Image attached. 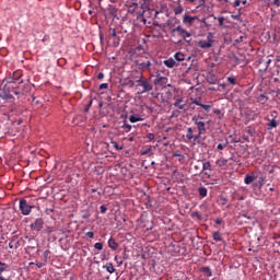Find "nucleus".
<instances>
[{
    "mask_svg": "<svg viewBox=\"0 0 280 280\" xmlns=\"http://www.w3.org/2000/svg\"><path fill=\"white\" fill-rule=\"evenodd\" d=\"M198 47H200V49H211V47H213V34L209 33L207 36V40H199Z\"/></svg>",
    "mask_w": 280,
    "mask_h": 280,
    "instance_id": "1",
    "label": "nucleus"
},
{
    "mask_svg": "<svg viewBox=\"0 0 280 280\" xmlns=\"http://www.w3.org/2000/svg\"><path fill=\"white\" fill-rule=\"evenodd\" d=\"M173 34H177V36H182L183 40H186V43H189V40H187V38H191V33H189L187 30L183 28V26H180V25L173 28Z\"/></svg>",
    "mask_w": 280,
    "mask_h": 280,
    "instance_id": "2",
    "label": "nucleus"
},
{
    "mask_svg": "<svg viewBox=\"0 0 280 280\" xmlns=\"http://www.w3.org/2000/svg\"><path fill=\"white\" fill-rule=\"evenodd\" d=\"M33 208L34 207L27 205V200L25 199L20 200V210L22 212V215H30V213H32Z\"/></svg>",
    "mask_w": 280,
    "mask_h": 280,
    "instance_id": "3",
    "label": "nucleus"
},
{
    "mask_svg": "<svg viewBox=\"0 0 280 280\" xmlns=\"http://www.w3.org/2000/svg\"><path fill=\"white\" fill-rule=\"evenodd\" d=\"M45 224V221L39 218L36 219L34 223L31 224V229H33V231H43V225Z\"/></svg>",
    "mask_w": 280,
    "mask_h": 280,
    "instance_id": "4",
    "label": "nucleus"
},
{
    "mask_svg": "<svg viewBox=\"0 0 280 280\" xmlns=\"http://www.w3.org/2000/svg\"><path fill=\"white\" fill-rule=\"evenodd\" d=\"M129 3L130 4H129L128 12H130V14H135V12L139 10V3H141V0H131Z\"/></svg>",
    "mask_w": 280,
    "mask_h": 280,
    "instance_id": "5",
    "label": "nucleus"
},
{
    "mask_svg": "<svg viewBox=\"0 0 280 280\" xmlns=\"http://www.w3.org/2000/svg\"><path fill=\"white\" fill-rule=\"evenodd\" d=\"M1 100H12V95L10 94V90L5 85L2 90H0Z\"/></svg>",
    "mask_w": 280,
    "mask_h": 280,
    "instance_id": "6",
    "label": "nucleus"
},
{
    "mask_svg": "<svg viewBox=\"0 0 280 280\" xmlns=\"http://www.w3.org/2000/svg\"><path fill=\"white\" fill-rule=\"evenodd\" d=\"M148 56H149L148 54L142 55V59L145 58V61L142 60L141 69H147V71H150V67H152V63L148 59Z\"/></svg>",
    "mask_w": 280,
    "mask_h": 280,
    "instance_id": "7",
    "label": "nucleus"
},
{
    "mask_svg": "<svg viewBox=\"0 0 280 280\" xmlns=\"http://www.w3.org/2000/svg\"><path fill=\"white\" fill-rule=\"evenodd\" d=\"M195 124L198 128L199 136L205 135V132H207V128L205 127L206 126L205 121H196Z\"/></svg>",
    "mask_w": 280,
    "mask_h": 280,
    "instance_id": "8",
    "label": "nucleus"
},
{
    "mask_svg": "<svg viewBox=\"0 0 280 280\" xmlns=\"http://www.w3.org/2000/svg\"><path fill=\"white\" fill-rule=\"evenodd\" d=\"M196 19L198 18L185 14L183 18V23H187L188 25H194V21H196Z\"/></svg>",
    "mask_w": 280,
    "mask_h": 280,
    "instance_id": "9",
    "label": "nucleus"
},
{
    "mask_svg": "<svg viewBox=\"0 0 280 280\" xmlns=\"http://www.w3.org/2000/svg\"><path fill=\"white\" fill-rule=\"evenodd\" d=\"M108 246L112 248V250H117V248H119V244L113 237L108 240Z\"/></svg>",
    "mask_w": 280,
    "mask_h": 280,
    "instance_id": "10",
    "label": "nucleus"
},
{
    "mask_svg": "<svg viewBox=\"0 0 280 280\" xmlns=\"http://www.w3.org/2000/svg\"><path fill=\"white\" fill-rule=\"evenodd\" d=\"M173 106H175V108H179V110L185 109V103L183 104V97L176 98Z\"/></svg>",
    "mask_w": 280,
    "mask_h": 280,
    "instance_id": "11",
    "label": "nucleus"
},
{
    "mask_svg": "<svg viewBox=\"0 0 280 280\" xmlns=\"http://www.w3.org/2000/svg\"><path fill=\"white\" fill-rule=\"evenodd\" d=\"M19 246H21V242H19V240H16L14 237L9 243V248H11V249H16V248H19Z\"/></svg>",
    "mask_w": 280,
    "mask_h": 280,
    "instance_id": "12",
    "label": "nucleus"
},
{
    "mask_svg": "<svg viewBox=\"0 0 280 280\" xmlns=\"http://www.w3.org/2000/svg\"><path fill=\"white\" fill-rule=\"evenodd\" d=\"M164 65L168 69H174V67H176V61L174 59L170 58V59L164 60Z\"/></svg>",
    "mask_w": 280,
    "mask_h": 280,
    "instance_id": "13",
    "label": "nucleus"
},
{
    "mask_svg": "<svg viewBox=\"0 0 280 280\" xmlns=\"http://www.w3.org/2000/svg\"><path fill=\"white\" fill-rule=\"evenodd\" d=\"M141 86H142V93H145V91H152V85L148 81H141Z\"/></svg>",
    "mask_w": 280,
    "mask_h": 280,
    "instance_id": "14",
    "label": "nucleus"
},
{
    "mask_svg": "<svg viewBox=\"0 0 280 280\" xmlns=\"http://www.w3.org/2000/svg\"><path fill=\"white\" fill-rule=\"evenodd\" d=\"M103 268L107 270L109 275H113V272H115V266H113L112 262H107L103 266Z\"/></svg>",
    "mask_w": 280,
    "mask_h": 280,
    "instance_id": "15",
    "label": "nucleus"
},
{
    "mask_svg": "<svg viewBox=\"0 0 280 280\" xmlns=\"http://www.w3.org/2000/svg\"><path fill=\"white\" fill-rule=\"evenodd\" d=\"M256 178H257V176H255V175H246L244 183H245V185H250V183H253Z\"/></svg>",
    "mask_w": 280,
    "mask_h": 280,
    "instance_id": "16",
    "label": "nucleus"
},
{
    "mask_svg": "<svg viewBox=\"0 0 280 280\" xmlns=\"http://www.w3.org/2000/svg\"><path fill=\"white\" fill-rule=\"evenodd\" d=\"M137 51H141V46H137V48L131 55V60H133V62H139V59H137Z\"/></svg>",
    "mask_w": 280,
    "mask_h": 280,
    "instance_id": "17",
    "label": "nucleus"
},
{
    "mask_svg": "<svg viewBox=\"0 0 280 280\" xmlns=\"http://www.w3.org/2000/svg\"><path fill=\"white\" fill-rule=\"evenodd\" d=\"M174 58L177 60V62H183V60H185V55L183 52H176Z\"/></svg>",
    "mask_w": 280,
    "mask_h": 280,
    "instance_id": "18",
    "label": "nucleus"
},
{
    "mask_svg": "<svg viewBox=\"0 0 280 280\" xmlns=\"http://www.w3.org/2000/svg\"><path fill=\"white\" fill-rule=\"evenodd\" d=\"M201 272H203L206 275V277H212V275H213L211 272V268H209V267H202Z\"/></svg>",
    "mask_w": 280,
    "mask_h": 280,
    "instance_id": "19",
    "label": "nucleus"
},
{
    "mask_svg": "<svg viewBox=\"0 0 280 280\" xmlns=\"http://www.w3.org/2000/svg\"><path fill=\"white\" fill-rule=\"evenodd\" d=\"M186 139H187L188 141H191V139H194V129H191V127H189V128L187 129Z\"/></svg>",
    "mask_w": 280,
    "mask_h": 280,
    "instance_id": "20",
    "label": "nucleus"
},
{
    "mask_svg": "<svg viewBox=\"0 0 280 280\" xmlns=\"http://www.w3.org/2000/svg\"><path fill=\"white\" fill-rule=\"evenodd\" d=\"M209 171V172H211V162H203L202 163V171L205 172V171Z\"/></svg>",
    "mask_w": 280,
    "mask_h": 280,
    "instance_id": "21",
    "label": "nucleus"
},
{
    "mask_svg": "<svg viewBox=\"0 0 280 280\" xmlns=\"http://www.w3.org/2000/svg\"><path fill=\"white\" fill-rule=\"evenodd\" d=\"M213 240L214 242H222V235L220 234V232L213 233Z\"/></svg>",
    "mask_w": 280,
    "mask_h": 280,
    "instance_id": "22",
    "label": "nucleus"
},
{
    "mask_svg": "<svg viewBox=\"0 0 280 280\" xmlns=\"http://www.w3.org/2000/svg\"><path fill=\"white\" fill-rule=\"evenodd\" d=\"M198 191H199V196H201V198H206V196H207V188L200 187L198 189Z\"/></svg>",
    "mask_w": 280,
    "mask_h": 280,
    "instance_id": "23",
    "label": "nucleus"
},
{
    "mask_svg": "<svg viewBox=\"0 0 280 280\" xmlns=\"http://www.w3.org/2000/svg\"><path fill=\"white\" fill-rule=\"evenodd\" d=\"M277 126H278V124H277V120H275V119H271V120L269 121V124H268L269 129H270V128H277Z\"/></svg>",
    "mask_w": 280,
    "mask_h": 280,
    "instance_id": "24",
    "label": "nucleus"
},
{
    "mask_svg": "<svg viewBox=\"0 0 280 280\" xmlns=\"http://www.w3.org/2000/svg\"><path fill=\"white\" fill-rule=\"evenodd\" d=\"M129 121H131V124H137V121H141V118L136 117V116H130Z\"/></svg>",
    "mask_w": 280,
    "mask_h": 280,
    "instance_id": "25",
    "label": "nucleus"
},
{
    "mask_svg": "<svg viewBox=\"0 0 280 280\" xmlns=\"http://www.w3.org/2000/svg\"><path fill=\"white\" fill-rule=\"evenodd\" d=\"M144 139H148V141H154V133L152 132L147 133Z\"/></svg>",
    "mask_w": 280,
    "mask_h": 280,
    "instance_id": "26",
    "label": "nucleus"
},
{
    "mask_svg": "<svg viewBox=\"0 0 280 280\" xmlns=\"http://www.w3.org/2000/svg\"><path fill=\"white\" fill-rule=\"evenodd\" d=\"M109 36H110V38H117V31H115V28H110Z\"/></svg>",
    "mask_w": 280,
    "mask_h": 280,
    "instance_id": "27",
    "label": "nucleus"
},
{
    "mask_svg": "<svg viewBox=\"0 0 280 280\" xmlns=\"http://www.w3.org/2000/svg\"><path fill=\"white\" fill-rule=\"evenodd\" d=\"M228 145H229V141H225V142H223V143H219L218 147H217V149H218V150H222L223 148H226Z\"/></svg>",
    "mask_w": 280,
    "mask_h": 280,
    "instance_id": "28",
    "label": "nucleus"
},
{
    "mask_svg": "<svg viewBox=\"0 0 280 280\" xmlns=\"http://www.w3.org/2000/svg\"><path fill=\"white\" fill-rule=\"evenodd\" d=\"M112 145L115 148V150H124V147H119V144L116 141H112Z\"/></svg>",
    "mask_w": 280,
    "mask_h": 280,
    "instance_id": "29",
    "label": "nucleus"
},
{
    "mask_svg": "<svg viewBox=\"0 0 280 280\" xmlns=\"http://www.w3.org/2000/svg\"><path fill=\"white\" fill-rule=\"evenodd\" d=\"M158 84H167V78L161 77V78L158 80Z\"/></svg>",
    "mask_w": 280,
    "mask_h": 280,
    "instance_id": "30",
    "label": "nucleus"
},
{
    "mask_svg": "<svg viewBox=\"0 0 280 280\" xmlns=\"http://www.w3.org/2000/svg\"><path fill=\"white\" fill-rule=\"evenodd\" d=\"M115 261L116 264H118V266H121V264H124V259L119 256H115Z\"/></svg>",
    "mask_w": 280,
    "mask_h": 280,
    "instance_id": "31",
    "label": "nucleus"
},
{
    "mask_svg": "<svg viewBox=\"0 0 280 280\" xmlns=\"http://www.w3.org/2000/svg\"><path fill=\"white\" fill-rule=\"evenodd\" d=\"M264 183H266V177L260 176V177L258 178V184H259V186H260V187H264Z\"/></svg>",
    "mask_w": 280,
    "mask_h": 280,
    "instance_id": "32",
    "label": "nucleus"
},
{
    "mask_svg": "<svg viewBox=\"0 0 280 280\" xmlns=\"http://www.w3.org/2000/svg\"><path fill=\"white\" fill-rule=\"evenodd\" d=\"M94 248H96V250H102L104 248V245L102 243H95Z\"/></svg>",
    "mask_w": 280,
    "mask_h": 280,
    "instance_id": "33",
    "label": "nucleus"
},
{
    "mask_svg": "<svg viewBox=\"0 0 280 280\" xmlns=\"http://www.w3.org/2000/svg\"><path fill=\"white\" fill-rule=\"evenodd\" d=\"M174 13L175 14H183V8L180 5H178L177 8H175Z\"/></svg>",
    "mask_w": 280,
    "mask_h": 280,
    "instance_id": "34",
    "label": "nucleus"
},
{
    "mask_svg": "<svg viewBox=\"0 0 280 280\" xmlns=\"http://www.w3.org/2000/svg\"><path fill=\"white\" fill-rule=\"evenodd\" d=\"M92 104H93V101H90V103H89V104L85 106V108H84V112H85V113H89V110H91Z\"/></svg>",
    "mask_w": 280,
    "mask_h": 280,
    "instance_id": "35",
    "label": "nucleus"
},
{
    "mask_svg": "<svg viewBox=\"0 0 280 280\" xmlns=\"http://www.w3.org/2000/svg\"><path fill=\"white\" fill-rule=\"evenodd\" d=\"M201 108H205L207 113H209V110H211V105L201 104Z\"/></svg>",
    "mask_w": 280,
    "mask_h": 280,
    "instance_id": "36",
    "label": "nucleus"
},
{
    "mask_svg": "<svg viewBox=\"0 0 280 280\" xmlns=\"http://www.w3.org/2000/svg\"><path fill=\"white\" fill-rule=\"evenodd\" d=\"M104 89H108V83H102L100 85V91H104Z\"/></svg>",
    "mask_w": 280,
    "mask_h": 280,
    "instance_id": "37",
    "label": "nucleus"
},
{
    "mask_svg": "<svg viewBox=\"0 0 280 280\" xmlns=\"http://www.w3.org/2000/svg\"><path fill=\"white\" fill-rule=\"evenodd\" d=\"M228 82H229L230 84L235 85V78H233V77L228 78Z\"/></svg>",
    "mask_w": 280,
    "mask_h": 280,
    "instance_id": "38",
    "label": "nucleus"
},
{
    "mask_svg": "<svg viewBox=\"0 0 280 280\" xmlns=\"http://www.w3.org/2000/svg\"><path fill=\"white\" fill-rule=\"evenodd\" d=\"M100 210H101V213H106V211H108V208H106V206H101Z\"/></svg>",
    "mask_w": 280,
    "mask_h": 280,
    "instance_id": "39",
    "label": "nucleus"
},
{
    "mask_svg": "<svg viewBox=\"0 0 280 280\" xmlns=\"http://www.w3.org/2000/svg\"><path fill=\"white\" fill-rule=\"evenodd\" d=\"M219 25H224V16L218 18Z\"/></svg>",
    "mask_w": 280,
    "mask_h": 280,
    "instance_id": "40",
    "label": "nucleus"
},
{
    "mask_svg": "<svg viewBox=\"0 0 280 280\" xmlns=\"http://www.w3.org/2000/svg\"><path fill=\"white\" fill-rule=\"evenodd\" d=\"M95 234L93 232H86V237H90V240H93Z\"/></svg>",
    "mask_w": 280,
    "mask_h": 280,
    "instance_id": "41",
    "label": "nucleus"
},
{
    "mask_svg": "<svg viewBox=\"0 0 280 280\" xmlns=\"http://www.w3.org/2000/svg\"><path fill=\"white\" fill-rule=\"evenodd\" d=\"M5 268H8V265H5V266H0V275H1L2 272H5Z\"/></svg>",
    "mask_w": 280,
    "mask_h": 280,
    "instance_id": "42",
    "label": "nucleus"
},
{
    "mask_svg": "<svg viewBox=\"0 0 280 280\" xmlns=\"http://www.w3.org/2000/svg\"><path fill=\"white\" fill-rule=\"evenodd\" d=\"M194 218H197V220H200V212H194L192 213Z\"/></svg>",
    "mask_w": 280,
    "mask_h": 280,
    "instance_id": "43",
    "label": "nucleus"
},
{
    "mask_svg": "<svg viewBox=\"0 0 280 280\" xmlns=\"http://www.w3.org/2000/svg\"><path fill=\"white\" fill-rule=\"evenodd\" d=\"M46 213H47V215H49V213H54V208H47Z\"/></svg>",
    "mask_w": 280,
    "mask_h": 280,
    "instance_id": "44",
    "label": "nucleus"
},
{
    "mask_svg": "<svg viewBox=\"0 0 280 280\" xmlns=\"http://www.w3.org/2000/svg\"><path fill=\"white\" fill-rule=\"evenodd\" d=\"M97 80H104V73L103 72H100L97 74Z\"/></svg>",
    "mask_w": 280,
    "mask_h": 280,
    "instance_id": "45",
    "label": "nucleus"
},
{
    "mask_svg": "<svg viewBox=\"0 0 280 280\" xmlns=\"http://www.w3.org/2000/svg\"><path fill=\"white\" fill-rule=\"evenodd\" d=\"M152 150V148H148V150L142 151L141 154H150V151Z\"/></svg>",
    "mask_w": 280,
    "mask_h": 280,
    "instance_id": "46",
    "label": "nucleus"
},
{
    "mask_svg": "<svg viewBox=\"0 0 280 280\" xmlns=\"http://www.w3.org/2000/svg\"><path fill=\"white\" fill-rule=\"evenodd\" d=\"M150 207H152V202L150 200H148V202H145V208L150 209Z\"/></svg>",
    "mask_w": 280,
    "mask_h": 280,
    "instance_id": "47",
    "label": "nucleus"
},
{
    "mask_svg": "<svg viewBox=\"0 0 280 280\" xmlns=\"http://www.w3.org/2000/svg\"><path fill=\"white\" fill-rule=\"evenodd\" d=\"M242 3V1H240V0H236L235 2H234V8H238V5Z\"/></svg>",
    "mask_w": 280,
    "mask_h": 280,
    "instance_id": "48",
    "label": "nucleus"
},
{
    "mask_svg": "<svg viewBox=\"0 0 280 280\" xmlns=\"http://www.w3.org/2000/svg\"><path fill=\"white\" fill-rule=\"evenodd\" d=\"M192 104H196V106H202V103L198 102L197 100H195Z\"/></svg>",
    "mask_w": 280,
    "mask_h": 280,
    "instance_id": "49",
    "label": "nucleus"
},
{
    "mask_svg": "<svg viewBox=\"0 0 280 280\" xmlns=\"http://www.w3.org/2000/svg\"><path fill=\"white\" fill-rule=\"evenodd\" d=\"M273 3H275V5H277L279 8V5H280V1L279 0H275Z\"/></svg>",
    "mask_w": 280,
    "mask_h": 280,
    "instance_id": "50",
    "label": "nucleus"
},
{
    "mask_svg": "<svg viewBox=\"0 0 280 280\" xmlns=\"http://www.w3.org/2000/svg\"><path fill=\"white\" fill-rule=\"evenodd\" d=\"M124 128H126V130H130L132 127L130 125H125Z\"/></svg>",
    "mask_w": 280,
    "mask_h": 280,
    "instance_id": "51",
    "label": "nucleus"
},
{
    "mask_svg": "<svg viewBox=\"0 0 280 280\" xmlns=\"http://www.w3.org/2000/svg\"><path fill=\"white\" fill-rule=\"evenodd\" d=\"M215 224H222V219H217Z\"/></svg>",
    "mask_w": 280,
    "mask_h": 280,
    "instance_id": "52",
    "label": "nucleus"
},
{
    "mask_svg": "<svg viewBox=\"0 0 280 280\" xmlns=\"http://www.w3.org/2000/svg\"><path fill=\"white\" fill-rule=\"evenodd\" d=\"M46 40H49V36H44V38H43V43H45Z\"/></svg>",
    "mask_w": 280,
    "mask_h": 280,
    "instance_id": "53",
    "label": "nucleus"
},
{
    "mask_svg": "<svg viewBox=\"0 0 280 280\" xmlns=\"http://www.w3.org/2000/svg\"><path fill=\"white\" fill-rule=\"evenodd\" d=\"M200 136H192L194 141H198Z\"/></svg>",
    "mask_w": 280,
    "mask_h": 280,
    "instance_id": "54",
    "label": "nucleus"
},
{
    "mask_svg": "<svg viewBox=\"0 0 280 280\" xmlns=\"http://www.w3.org/2000/svg\"><path fill=\"white\" fill-rule=\"evenodd\" d=\"M242 36L240 38L236 39V43H242Z\"/></svg>",
    "mask_w": 280,
    "mask_h": 280,
    "instance_id": "55",
    "label": "nucleus"
},
{
    "mask_svg": "<svg viewBox=\"0 0 280 280\" xmlns=\"http://www.w3.org/2000/svg\"><path fill=\"white\" fill-rule=\"evenodd\" d=\"M143 196H144L145 200H150L149 196H147L145 194H143Z\"/></svg>",
    "mask_w": 280,
    "mask_h": 280,
    "instance_id": "56",
    "label": "nucleus"
},
{
    "mask_svg": "<svg viewBox=\"0 0 280 280\" xmlns=\"http://www.w3.org/2000/svg\"><path fill=\"white\" fill-rule=\"evenodd\" d=\"M110 3H117L118 0H109Z\"/></svg>",
    "mask_w": 280,
    "mask_h": 280,
    "instance_id": "57",
    "label": "nucleus"
},
{
    "mask_svg": "<svg viewBox=\"0 0 280 280\" xmlns=\"http://www.w3.org/2000/svg\"><path fill=\"white\" fill-rule=\"evenodd\" d=\"M0 280H7L5 277L3 276H0Z\"/></svg>",
    "mask_w": 280,
    "mask_h": 280,
    "instance_id": "58",
    "label": "nucleus"
},
{
    "mask_svg": "<svg viewBox=\"0 0 280 280\" xmlns=\"http://www.w3.org/2000/svg\"><path fill=\"white\" fill-rule=\"evenodd\" d=\"M195 170H200V166L199 165H195Z\"/></svg>",
    "mask_w": 280,
    "mask_h": 280,
    "instance_id": "59",
    "label": "nucleus"
},
{
    "mask_svg": "<svg viewBox=\"0 0 280 280\" xmlns=\"http://www.w3.org/2000/svg\"><path fill=\"white\" fill-rule=\"evenodd\" d=\"M186 1H189V3H194V1H196V0H186Z\"/></svg>",
    "mask_w": 280,
    "mask_h": 280,
    "instance_id": "60",
    "label": "nucleus"
},
{
    "mask_svg": "<svg viewBox=\"0 0 280 280\" xmlns=\"http://www.w3.org/2000/svg\"><path fill=\"white\" fill-rule=\"evenodd\" d=\"M0 266H4L5 267V264L0 261Z\"/></svg>",
    "mask_w": 280,
    "mask_h": 280,
    "instance_id": "61",
    "label": "nucleus"
},
{
    "mask_svg": "<svg viewBox=\"0 0 280 280\" xmlns=\"http://www.w3.org/2000/svg\"><path fill=\"white\" fill-rule=\"evenodd\" d=\"M95 191H97V189H92V194H95Z\"/></svg>",
    "mask_w": 280,
    "mask_h": 280,
    "instance_id": "62",
    "label": "nucleus"
},
{
    "mask_svg": "<svg viewBox=\"0 0 280 280\" xmlns=\"http://www.w3.org/2000/svg\"><path fill=\"white\" fill-rule=\"evenodd\" d=\"M269 191H275V188H269Z\"/></svg>",
    "mask_w": 280,
    "mask_h": 280,
    "instance_id": "63",
    "label": "nucleus"
},
{
    "mask_svg": "<svg viewBox=\"0 0 280 280\" xmlns=\"http://www.w3.org/2000/svg\"><path fill=\"white\" fill-rule=\"evenodd\" d=\"M243 5H246V0L243 1Z\"/></svg>",
    "mask_w": 280,
    "mask_h": 280,
    "instance_id": "64",
    "label": "nucleus"
}]
</instances>
